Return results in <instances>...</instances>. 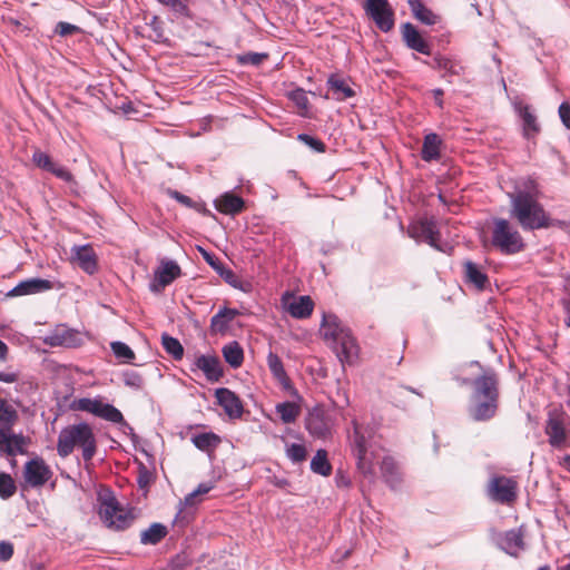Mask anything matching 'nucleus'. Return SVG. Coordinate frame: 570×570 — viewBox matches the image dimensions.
I'll return each mask as SVG.
<instances>
[{
	"mask_svg": "<svg viewBox=\"0 0 570 570\" xmlns=\"http://www.w3.org/2000/svg\"><path fill=\"white\" fill-rule=\"evenodd\" d=\"M510 217L514 219L523 230L532 232L560 225L550 217L543 205L538 199V191L532 180L524 189H518L509 194Z\"/></svg>",
	"mask_w": 570,
	"mask_h": 570,
	"instance_id": "nucleus-1",
	"label": "nucleus"
},
{
	"mask_svg": "<svg viewBox=\"0 0 570 570\" xmlns=\"http://www.w3.org/2000/svg\"><path fill=\"white\" fill-rule=\"evenodd\" d=\"M320 333L342 363H352L358 354L356 340L334 314H324Z\"/></svg>",
	"mask_w": 570,
	"mask_h": 570,
	"instance_id": "nucleus-2",
	"label": "nucleus"
},
{
	"mask_svg": "<svg viewBox=\"0 0 570 570\" xmlns=\"http://www.w3.org/2000/svg\"><path fill=\"white\" fill-rule=\"evenodd\" d=\"M76 448L81 450L82 459L86 462L90 461L96 454V438L92 428L86 422L68 425L59 432L57 441L59 456H69Z\"/></svg>",
	"mask_w": 570,
	"mask_h": 570,
	"instance_id": "nucleus-3",
	"label": "nucleus"
},
{
	"mask_svg": "<svg viewBox=\"0 0 570 570\" xmlns=\"http://www.w3.org/2000/svg\"><path fill=\"white\" fill-rule=\"evenodd\" d=\"M353 433L350 435L351 448L357 461V469L365 476L374 475V462L379 446L374 440V429L353 420Z\"/></svg>",
	"mask_w": 570,
	"mask_h": 570,
	"instance_id": "nucleus-4",
	"label": "nucleus"
},
{
	"mask_svg": "<svg viewBox=\"0 0 570 570\" xmlns=\"http://www.w3.org/2000/svg\"><path fill=\"white\" fill-rule=\"evenodd\" d=\"M98 514L108 529L116 531L129 528L135 519L131 509L120 504L110 491L98 495Z\"/></svg>",
	"mask_w": 570,
	"mask_h": 570,
	"instance_id": "nucleus-5",
	"label": "nucleus"
},
{
	"mask_svg": "<svg viewBox=\"0 0 570 570\" xmlns=\"http://www.w3.org/2000/svg\"><path fill=\"white\" fill-rule=\"evenodd\" d=\"M492 245L503 254H517L524 247L523 238L519 230L504 218L494 220L492 230Z\"/></svg>",
	"mask_w": 570,
	"mask_h": 570,
	"instance_id": "nucleus-6",
	"label": "nucleus"
},
{
	"mask_svg": "<svg viewBox=\"0 0 570 570\" xmlns=\"http://www.w3.org/2000/svg\"><path fill=\"white\" fill-rule=\"evenodd\" d=\"M519 484L514 476L494 474L487 484V497L495 503L511 505L518 499Z\"/></svg>",
	"mask_w": 570,
	"mask_h": 570,
	"instance_id": "nucleus-7",
	"label": "nucleus"
},
{
	"mask_svg": "<svg viewBox=\"0 0 570 570\" xmlns=\"http://www.w3.org/2000/svg\"><path fill=\"white\" fill-rule=\"evenodd\" d=\"M336 425L335 414L324 406H314L305 417V429L315 439L332 438Z\"/></svg>",
	"mask_w": 570,
	"mask_h": 570,
	"instance_id": "nucleus-8",
	"label": "nucleus"
},
{
	"mask_svg": "<svg viewBox=\"0 0 570 570\" xmlns=\"http://www.w3.org/2000/svg\"><path fill=\"white\" fill-rule=\"evenodd\" d=\"M407 235L417 243H426L436 250L446 252L448 245L440 243V230L433 218H420L407 227Z\"/></svg>",
	"mask_w": 570,
	"mask_h": 570,
	"instance_id": "nucleus-9",
	"label": "nucleus"
},
{
	"mask_svg": "<svg viewBox=\"0 0 570 570\" xmlns=\"http://www.w3.org/2000/svg\"><path fill=\"white\" fill-rule=\"evenodd\" d=\"M76 409L91 413L98 417L112 423H121L129 430L131 428L125 422L121 412L112 404L102 402L101 399L82 397L76 402Z\"/></svg>",
	"mask_w": 570,
	"mask_h": 570,
	"instance_id": "nucleus-10",
	"label": "nucleus"
},
{
	"mask_svg": "<svg viewBox=\"0 0 570 570\" xmlns=\"http://www.w3.org/2000/svg\"><path fill=\"white\" fill-rule=\"evenodd\" d=\"M76 409L91 413L98 417L112 423H121L129 430L131 428L125 422L121 412L112 404L102 402L101 399L82 397L76 402Z\"/></svg>",
	"mask_w": 570,
	"mask_h": 570,
	"instance_id": "nucleus-11",
	"label": "nucleus"
},
{
	"mask_svg": "<svg viewBox=\"0 0 570 570\" xmlns=\"http://www.w3.org/2000/svg\"><path fill=\"white\" fill-rule=\"evenodd\" d=\"M544 432L549 444L554 449H564L570 446V432L567 429L563 414L549 413L546 422Z\"/></svg>",
	"mask_w": 570,
	"mask_h": 570,
	"instance_id": "nucleus-12",
	"label": "nucleus"
},
{
	"mask_svg": "<svg viewBox=\"0 0 570 570\" xmlns=\"http://www.w3.org/2000/svg\"><path fill=\"white\" fill-rule=\"evenodd\" d=\"M492 541L511 557H518L525 549L522 528L511 529L505 532H494Z\"/></svg>",
	"mask_w": 570,
	"mask_h": 570,
	"instance_id": "nucleus-13",
	"label": "nucleus"
},
{
	"mask_svg": "<svg viewBox=\"0 0 570 570\" xmlns=\"http://www.w3.org/2000/svg\"><path fill=\"white\" fill-rule=\"evenodd\" d=\"M471 396L479 399H499V376L495 371L487 368L472 382Z\"/></svg>",
	"mask_w": 570,
	"mask_h": 570,
	"instance_id": "nucleus-14",
	"label": "nucleus"
},
{
	"mask_svg": "<svg viewBox=\"0 0 570 570\" xmlns=\"http://www.w3.org/2000/svg\"><path fill=\"white\" fill-rule=\"evenodd\" d=\"M364 8L380 30L387 32L393 28V11L387 0H366Z\"/></svg>",
	"mask_w": 570,
	"mask_h": 570,
	"instance_id": "nucleus-15",
	"label": "nucleus"
},
{
	"mask_svg": "<svg viewBox=\"0 0 570 570\" xmlns=\"http://www.w3.org/2000/svg\"><path fill=\"white\" fill-rule=\"evenodd\" d=\"M499 399L470 396L468 414L475 422H487L497 415Z\"/></svg>",
	"mask_w": 570,
	"mask_h": 570,
	"instance_id": "nucleus-16",
	"label": "nucleus"
},
{
	"mask_svg": "<svg viewBox=\"0 0 570 570\" xmlns=\"http://www.w3.org/2000/svg\"><path fill=\"white\" fill-rule=\"evenodd\" d=\"M43 342L52 347L63 346L75 348L81 346L83 340L80 332L65 326H58L45 337Z\"/></svg>",
	"mask_w": 570,
	"mask_h": 570,
	"instance_id": "nucleus-17",
	"label": "nucleus"
},
{
	"mask_svg": "<svg viewBox=\"0 0 570 570\" xmlns=\"http://www.w3.org/2000/svg\"><path fill=\"white\" fill-rule=\"evenodd\" d=\"M52 472L42 459H32L24 465L23 476L27 484L33 488L42 487L49 481Z\"/></svg>",
	"mask_w": 570,
	"mask_h": 570,
	"instance_id": "nucleus-18",
	"label": "nucleus"
},
{
	"mask_svg": "<svg viewBox=\"0 0 570 570\" xmlns=\"http://www.w3.org/2000/svg\"><path fill=\"white\" fill-rule=\"evenodd\" d=\"M181 274L179 265L175 261H161L155 271L154 283L150 284V291L154 293L161 292L166 286L171 284Z\"/></svg>",
	"mask_w": 570,
	"mask_h": 570,
	"instance_id": "nucleus-19",
	"label": "nucleus"
},
{
	"mask_svg": "<svg viewBox=\"0 0 570 570\" xmlns=\"http://www.w3.org/2000/svg\"><path fill=\"white\" fill-rule=\"evenodd\" d=\"M27 439L21 433H13L11 430H0V455L14 458L26 453Z\"/></svg>",
	"mask_w": 570,
	"mask_h": 570,
	"instance_id": "nucleus-20",
	"label": "nucleus"
},
{
	"mask_svg": "<svg viewBox=\"0 0 570 570\" xmlns=\"http://www.w3.org/2000/svg\"><path fill=\"white\" fill-rule=\"evenodd\" d=\"M215 395L218 404L230 419H239L242 416L244 411L243 404L233 391L226 387H220L216 390Z\"/></svg>",
	"mask_w": 570,
	"mask_h": 570,
	"instance_id": "nucleus-21",
	"label": "nucleus"
},
{
	"mask_svg": "<svg viewBox=\"0 0 570 570\" xmlns=\"http://www.w3.org/2000/svg\"><path fill=\"white\" fill-rule=\"evenodd\" d=\"M71 258L87 274L97 271V256L90 245H75L71 248Z\"/></svg>",
	"mask_w": 570,
	"mask_h": 570,
	"instance_id": "nucleus-22",
	"label": "nucleus"
},
{
	"mask_svg": "<svg viewBox=\"0 0 570 570\" xmlns=\"http://www.w3.org/2000/svg\"><path fill=\"white\" fill-rule=\"evenodd\" d=\"M53 288L52 282L42 278H28L20 282L11 291L8 292V296H24L31 294L43 293Z\"/></svg>",
	"mask_w": 570,
	"mask_h": 570,
	"instance_id": "nucleus-23",
	"label": "nucleus"
},
{
	"mask_svg": "<svg viewBox=\"0 0 570 570\" xmlns=\"http://www.w3.org/2000/svg\"><path fill=\"white\" fill-rule=\"evenodd\" d=\"M402 38L410 49L422 55H431V46L423 39L412 23L406 22L402 26Z\"/></svg>",
	"mask_w": 570,
	"mask_h": 570,
	"instance_id": "nucleus-24",
	"label": "nucleus"
},
{
	"mask_svg": "<svg viewBox=\"0 0 570 570\" xmlns=\"http://www.w3.org/2000/svg\"><path fill=\"white\" fill-rule=\"evenodd\" d=\"M195 366L200 370L210 382H217L223 376V368L217 356L199 355L195 360Z\"/></svg>",
	"mask_w": 570,
	"mask_h": 570,
	"instance_id": "nucleus-25",
	"label": "nucleus"
},
{
	"mask_svg": "<svg viewBox=\"0 0 570 570\" xmlns=\"http://www.w3.org/2000/svg\"><path fill=\"white\" fill-rule=\"evenodd\" d=\"M214 204L218 212L232 216L240 213L245 207L244 199L230 191L222 194L215 199Z\"/></svg>",
	"mask_w": 570,
	"mask_h": 570,
	"instance_id": "nucleus-26",
	"label": "nucleus"
},
{
	"mask_svg": "<svg viewBox=\"0 0 570 570\" xmlns=\"http://www.w3.org/2000/svg\"><path fill=\"white\" fill-rule=\"evenodd\" d=\"M464 267V281L468 285L475 287L478 291H482L489 284V278L483 268L471 262L466 261L463 264Z\"/></svg>",
	"mask_w": 570,
	"mask_h": 570,
	"instance_id": "nucleus-27",
	"label": "nucleus"
},
{
	"mask_svg": "<svg viewBox=\"0 0 570 570\" xmlns=\"http://www.w3.org/2000/svg\"><path fill=\"white\" fill-rule=\"evenodd\" d=\"M314 302L307 295H302L288 303L286 311L289 315L297 320L307 318L312 315Z\"/></svg>",
	"mask_w": 570,
	"mask_h": 570,
	"instance_id": "nucleus-28",
	"label": "nucleus"
},
{
	"mask_svg": "<svg viewBox=\"0 0 570 570\" xmlns=\"http://www.w3.org/2000/svg\"><path fill=\"white\" fill-rule=\"evenodd\" d=\"M326 83L335 100L343 101L355 96V91L348 86L347 81L336 73H332Z\"/></svg>",
	"mask_w": 570,
	"mask_h": 570,
	"instance_id": "nucleus-29",
	"label": "nucleus"
},
{
	"mask_svg": "<svg viewBox=\"0 0 570 570\" xmlns=\"http://www.w3.org/2000/svg\"><path fill=\"white\" fill-rule=\"evenodd\" d=\"M381 472L384 481L391 489H399L402 478L396 462L391 456H385L381 461Z\"/></svg>",
	"mask_w": 570,
	"mask_h": 570,
	"instance_id": "nucleus-30",
	"label": "nucleus"
},
{
	"mask_svg": "<svg viewBox=\"0 0 570 570\" xmlns=\"http://www.w3.org/2000/svg\"><path fill=\"white\" fill-rule=\"evenodd\" d=\"M441 139L440 137L430 132L425 135L423 140V146L421 150V157L424 161H433L438 160L440 158V147H441Z\"/></svg>",
	"mask_w": 570,
	"mask_h": 570,
	"instance_id": "nucleus-31",
	"label": "nucleus"
},
{
	"mask_svg": "<svg viewBox=\"0 0 570 570\" xmlns=\"http://www.w3.org/2000/svg\"><path fill=\"white\" fill-rule=\"evenodd\" d=\"M413 16L426 26H433L439 21V17L424 6L422 0H409Z\"/></svg>",
	"mask_w": 570,
	"mask_h": 570,
	"instance_id": "nucleus-32",
	"label": "nucleus"
},
{
	"mask_svg": "<svg viewBox=\"0 0 570 570\" xmlns=\"http://www.w3.org/2000/svg\"><path fill=\"white\" fill-rule=\"evenodd\" d=\"M519 116L523 122V134L527 138L533 137L539 131L535 116L531 112L530 107L527 105L515 106Z\"/></svg>",
	"mask_w": 570,
	"mask_h": 570,
	"instance_id": "nucleus-33",
	"label": "nucleus"
},
{
	"mask_svg": "<svg viewBox=\"0 0 570 570\" xmlns=\"http://www.w3.org/2000/svg\"><path fill=\"white\" fill-rule=\"evenodd\" d=\"M238 315V311L235 308H220L210 320V327L214 332H224L228 327V323L232 322Z\"/></svg>",
	"mask_w": 570,
	"mask_h": 570,
	"instance_id": "nucleus-34",
	"label": "nucleus"
},
{
	"mask_svg": "<svg viewBox=\"0 0 570 570\" xmlns=\"http://www.w3.org/2000/svg\"><path fill=\"white\" fill-rule=\"evenodd\" d=\"M275 412L284 424H291L299 416L301 406L294 402L285 401L275 405Z\"/></svg>",
	"mask_w": 570,
	"mask_h": 570,
	"instance_id": "nucleus-35",
	"label": "nucleus"
},
{
	"mask_svg": "<svg viewBox=\"0 0 570 570\" xmlns=\"http://www.w3.org/2000/svg\"><path fill=\"white\" fill-rule=\"evenodd\" d=\"M167 528L164 524L156 522L141 532L140 542L142 544L154 546L159 543L167 535Z\"/></svg>",
	"mask_w": 570,
	"mask_h": 570,
	"instance_id": "nucleus-36",
	"label": "nucleus"
},
{
	"mask_svg": "<svg viewBox=\"0 0 570 570\" xmlns=\"http://www.w3.org/2000/svg\"><path fill=\"white\" fill-rule=\"evenodd\" d=\"M311 470L322 476H328L332 473V465L327 459V452L324 449L316 451L311 460Z\"/></svg>",
	"mask_w": 570,
	"mask_h": 570,
	"instance_id": "nucleus-37",
	"label": "nucleus"
},
{
	"mask_svg": "<svg viewBox=\"0 0 570 570\" xmlns=\"http://www.w3.org/2000/svg\"><path fill=\"white\" fill-rule=\"evenodd\" d=\"M223 356L233 368L239 367L244 361L243 348L235 341L223 347Z\"/></svg>",
	"mask_w": 570,
	"mask_h": 570,
	"instance_id": "nucleus-38",
	"label": "nucleus"
},
{
	"mask_svg": "<svg viewBox=\"0 0 570 570\" xmlns=\"http://www.w3.org/2000/svg\"><path fill=\"white\" fill-rule=\"evenodd\" d=\"M191 442L198 450L210 452L218 446L220 439L215 433L207 432L194 435Z\"/></svg>",
	"mask_w": 570,
	"mask_h": 570,
	"instance_id": "nucleus-39",
	"label": "nucleus"
},
{
	"mask_svg": "<svg viewBox=\"0 0 570 570\" xmlns=\"http://www.w3.org/2000/svg\"><path fill=\"white\" fill-rule=\"evenodd\" d=\"M18 420V413L12 405L0 397V430H11Z\"/></svg>",
	"mask_w": 570,
	"mask_h": 570,
	"instance_id": "nucleus-40",
	"label": "nucleus"
},
{
	"mask_svg": "<svg viewBox=\"0 0 570 570\" xmlns=\"http://www.w3.org/2000/svg\"><path fill=\"white\" fill-rule=\"evenodd\" d=\"M161 344H163L164 350L169 355H171L174 360L178 361V360L183 358L184 347L177 338L164 333L161 335Z\"/></svg>",
	"mask_w": 570,
	"mask_h": 570,
	"instance_id": "nucleus-41",
	"label": "nucleus"
},
{
	"mask_svg": "<svg viewBox=\"0 0 570 570\" xmlns=\"http://www.w3.org/2000/svg\"><path fill=\"white\" fill-rule=\"evenodd\" d=\"M110 347L116 358L120 360L124 363H130L135 358L134 351L130 348L129 345H127L124 342H112L110 344Z\"/></svg>",
	"mask_w": 570,
	"mask_h": 570,
	"instance_id": "nucleus-42",
	"label": "nucleus"
},
{
	"mask_svg": "<svg viewBox=\"0 0 570 570\" xmlns=\"http://www.w3.org/2000/svg\"><path fill=\"white\" fill-rule=\"evenodd\" d=\"M161 6L169 8L178 17L190 18L191 13L184 0H156Z\"/></svg>",
	"mask_w": 570,
	"mask_h": 570,
	"instance_id": "nucleus-43",
	"label": "nucleus"
},
{
	"mask_svg": "<svg viewBox=\"0 0 570 570\" xmlns=\"http://www.w3.org/2000/svg\"><path fill=\"white\" fill-rule=\"evenodd\" d=\"M306 448L304 444L301 443H291L286 444V456L293 462V463H302L306 460Z\"/></svg>",
	"mask_w": 570,
	"mask_h": 570,
	"instance_id": "nucleus-44",
	"label": "nucleus"
},
{
	"mask_svg": "<svg viewBox=\"0 0 570 570\" xmlns=\"http://www.w3.org/2000/svg\"><path fill=\"white\" fill-rule=\"evenodd\" d=\"M267 365H268L271 373L273 374V376L276 380L284 379V376L287 374L284 368L282 360L279 358V356L277 354H275L272 351L267 355Z\"/></svg>",
	"mask_w": 570,
	"mask_h": 570,
	"instance_id": "nucleus-45",
	"label": "nucleus"
},
{
	"mask_svg": "<svg viewBox=\"0 0 570 570\" xmlns=\"http://www.w3.org/2000/svg\"><path fill=\"white\" fill-rule=\"evenodd\" d=\"M289 99L301 110V115H305L308 110L309 101L305 90L297 88L288 94Z\"/></svg>",
	"mask_w": 570,
	"mask_h": 570,
	"instance_id": "nucleus-46",
	"label": "nucleus"
},
{
	"mask_svg": "<svg viewBox=\"0 0 570 570\" xmlns=\"http://www.w3.org/2000/svg\"><path fill=\"white\" fill-rule=\"evenodd\" d=\"M124 384L128 387L140 390L144 386V379L139 372L135 370H126L121 374Z\"/></svg>",
	"mask_w": 570,
	"mask_h": 570,
	"instance_id": "nucleus-47",
	"label": "nucleus"
},
{
	"mask_svg": "<svg viewBox=\"0 0 570 570\" xmlns=\"http://www.w3.org/2000/svg\"><path fill=\"white\" fill-rule=\"evenodd\" d=\"M16 492V484L13 479L3 472H0V497L2 499H8L12 497Z\"/></svg>",
	"mask_w": 570,
	"mask_h": 570,
	"instance_id": "nucleus-48",
	"label": "nucleus"
},
{
	"mask_svg": "<svg viewBox=\"0 0 570 570\" xmlns=\"http://www.w3.org/2000/svg\"><path fill=\"white\" fill-rule=\"evenodd\" d=\"M436 65L448 75H460L463 70V67L459 62L445 57L436 59Z\"/></svg>",
	"mask_w": 570,
	"mask_h": 570,
	"instance_id": "nucleus-49",
	"label": "nucleus"
},
{
	"mask_svg": "<svg viewBox=\"0 0 570 570\" xmlns=\"http://www.w3.org/2000/svg\"><path fill=\"white\" fill-rule=\"evenodd\" d=\"M268 55L264 52H247L244 55L238 56L237 61L242 65H252V66H258L261 65L265 59H267Z\"/></svg>",
	"mask_w": 570,
	"mask_h": 570,
	"instance_id": "nucleus-50",
	"label": "nucleus"
},
{
	"mask_svg": "<svg viewBox=\"0 0 570 570\" xmlns=\"http://www.w3.org/2000/svg\"><path fill=\"white\" fill-rule=\"evenodd\" d=\"M32 161L41 169L50 171L55 163L50 156L43 151L36 150L32 155Z\"/></svg>",
	"mask_w": 570,
	"mask_h": 570,
	"instance_id": "nucleus-51",
	"label": "nucleus"
},
{
	"mask_svg": "<svg viewBox=\"0 0 570 570\" xmlns=\"http://www.w3.org/2000/svg\"><path fill=\"white\" fill-rule=\"evenodd\" d=\"M297 139L316 151L323 153L325 150V145L320 139L307 134H299Z\"/></svg>",
	"mask_w": 570,
	"mask_h": 570,
	"instance_id": "nucleus-52",
	"label": "nucleus"
},
{
	"mask_svg": "<svg viewBox=\"0 0 570 570\" xmlns=\"http://www.w3.org/2000/svg\"><path fill=\"white\" fill-rule=\"evenodd\" d=\"M79 31L80 28L78 26L65 21L58 22L55 28V32L61 37L71 36Z\"/></svg>",
	"mask_w": 570,
	"mask_h": 570,
	"instance_id": "nucleus-53",
	"label": "nucleus"
},
{
	"mask_svg": "<svg viewBox=\"0 0 570 570\" xmlns=\"http://www.w3.org/2000/svg\"><path fill=\"white\" fill-rule=\"evenodd\" d=\"M49 173L53 174L57 178L67 183H71L73 180L72 174L66 167L59 166L57 164L52 166Z\"/></svg>",
	"mask_w": 570,
	"mask_h": 570,
	"instance_id": "nucleus-54",
	"label": "nucleus"
},
{
	"mask_svg": "<svg viewBox=\"0 0 570 570\" xmlns=\"http://www.w3.org/2000/svg\"><path fill=\"white\" fill-rule=\"evenodd\" d=\"M199 249H200V253H202L204 259L206 261V263L209 266H212L216 273L220 272V268H223L224 264L214 254H212L203 248H199Z\"/></svg>",
	"mask_w": 570,
	"mask_h": 570,
	"instance_id": "nucleus-55",
	"label": "nucleus"
},
{
	"mask_svg": "<svg viewBox=\"0 0 570 570\" xmlns=\"http://www.w3.org/2000/svg\"><path fill=\"white\" fill-rule=\"evenodd\" d=\"M199 501L200 500H198V497L196 495V493H194V492L188 493L185 497L184 501H180V503H179L180 509H179L176 518H179V515L184 512L185 508H194Z\"/></svg>",
	"mask_w": 570,
	"mask_h": 570,
	"instance_id": "nucleus-56",
	"label": "nucleus"
},
{
	"mask_svg": "<svg viewBox=\"0 0 570 570\" xmlns=\"http://www.w3.org/2000/svg\"><path fill=\"white\" fill-rule=\"evenodd\" d=\"M13 554V546L8 541L0 542V562H6L11 559Z\"/></svg>",
	"mask_w": 570,
	"mask_h": 570,
	"instance_id": "nucleus-57",
	"label": "nucleus"
},
{
	"mask_svg": "<svg viewBox=\"0 0 570 570\" xmlns=\"http://www.w3.org/2000/svg\"><path fill=\"white\" fill-rule=\"evenodd\" d=\"M558 112L564 127L570 129V105L568 102H562L559 106Z\"/></svg>",
	"mask_w": 570,
	"mask_h": 570,
	"instance_id": "nucleus-58",
	"label": "nucleus"
},
{
	"mask_svg": "<svg viewBox=\"0 0 570 570\" xmlns=\"http://www.w3.org/2000/svg\"><path fill=\"white\" fill-rule=\"evenodd\" d=\"M277 381L284 391L289 392L292 395H297V391L293 386L287 374L284 376V379H277Z\"/></svg>",
	"mask_w": 570,
	"mask_h": 570,
	"instance_id": "nucleus-59",
	"label": "nucleus"
},
{
	"mask_svg": "<svg viewBox=\"0 0 570 570\" xmlns=\"http://www.w3.org/2000/svg\"><path fill=\"white\" fill-rule=\"evenodd\" d=\"M217 274L223 277L228 284H234L235 274L232 269L227 268L225 265L223 268H220V272H217Z\"/></svg>",
	"mask_w": 570,
	"mask_h": 570,
	"instance_id": "nucleus-60",
	"label": "nucleus"
},
{
	"mask_svg": "<svg viewBox=\"0 0 570 570\" xmlns=\"http://www.w3.org/2000/svg\"><path fill=\"white\" fill-rule=\"evenodd\" d=\"M18 379V374L14 372H2L0 371V382L13 383Z\"/></svg>",
	"mask_w": 570,
	"mask_h": 570,
	"instance_id": "nucleus-61",
	"label": "nucleus"
},
{
	"mask_svg": "<svg viewBox=\"0 0 570 570\" xmlns=\"http://www.w3.org/2000/svg\"><path fill=\"white\" fill-rule=\"evenodd\" d=\"M173 197L177 202H179L180 204H183V205H185L187 207H191L193 206V200L188 196H186V195H183V194H180L178 191H174L173 193Z\"/></svg>",
	"mask_w": 570,
	"mask_h": 570,
	"instance_id": "nucleus-62",
	"label": "nucleus"
},
{
	"mask_svg": "<svg viewBox=\"0 0 570 570\" xmlns=\"http://www.w3.org/2000/svg\"><path fill=\"white\" fill-rule=\"evenodd\" d=\"M212 489V483H200L193 492L196 493L197 497H199L208 493Z\"/></svg>",
	"mask_w": 570,
	"mask_h": 570,
	"instance_id": "nucleus-63",
	"label": "nucleus"
},
{
	"mask_svg": "<svg viewBox=\"0 0 570 570\" xmlns=\"http://www.w3.org/2000/svg\"><path fill=\"white\" fill-rule=\"evenodd\" d=\"M563 308L566 313L564 323L567 326H570V299L563 301Z\"/></svg>",
	"mask_w": 570,
	"mask_h": 570,
	"instance_id": "nucleus-64",
	"label": "nucleus"
}]
</instances>
